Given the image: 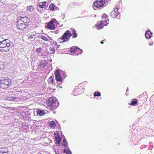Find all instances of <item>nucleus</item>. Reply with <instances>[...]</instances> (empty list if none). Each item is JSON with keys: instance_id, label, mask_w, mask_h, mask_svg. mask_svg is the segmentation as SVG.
<instances>
[{"instance_id": "f257e3e1", "label": "nucleus", "mask_w": 154, "mask_h": 154, "mask_svg": "<svg viewBox=\"0 0 154 154\" xmlns=\"http://www.w3.org/2000/svg\"><path fill=\"white\" fill-rule=\"evenodd\" d=\"M30 19L27 17H19L17 20V26L18 29L23 30L29 25Z\"/></svg>"}, {"instance_id": "f03ea898", "label": "nucleus", "mask_w": 154, "mask_h": 154, "mask_svg": "<svg viewBox=\"0 0 154 154\" xmlns=\"http://www.w3.org/2000/svg\"><path fill=\"white\" fill-rule=\"evenodd\" d=\"M47 104L52 110L56 109L59 105L58 101L54 97L49 98L47 101Z\"/></svg>"}, {"instance_id": "7ed1b4c3", "label": "nucleus", "mask_w": 154, "mask_h": 154, "mask_svg": "<svg viewBox=\"0 0 154 154\" xmlns=\"http://www.w3.org/2000/svg\"><path fill=\"white\" fill-rule=\"evenodd\" d=\"M11 81L8 79H5L4 78L0 79V87L3 89L9 88L11 84Z\"/></svg>"}, {"instance_id": "20e7f679", "label": "nucleus", "mask_w": 154, "mask_h": 154, "mask_svg": "<svg viewBox=\"0 0 154 154\" xmlns=\"http://www.w3.org/2000/svg\"><path fill=\"white\" fill-rule=\"evenodd\" d=\"M71 35V33L69 30H67L65 32L61 37L58 38L57 41L60 43L65 42L69 39Z\"/></svg>"}, {"instance_id": "39448f33", "label": "nucleus", "mask_w": 154, "mask_h": 154, "mask_svg": "<svg viewBox=\"0 0 154 154\" xmlns=\"http://www.w3.org/2000/svg\"><path fill=\"white\" fill-rule=\"evenodd\" d=\"M105 4V0H97L94 2L93 5L94 7V8L95 9L96 8H100L103 7Z\"/></svg>"}, {"instance_id": "423d86ee", "label": "nucleus", "mask_w": 154, "mask_h": 154, "mask_svg": "<svg viewBox=\"0 0 154 154\" xmlns=\"http://www.w3.org/2000/svg\"><path fill=\"white\" fill-rule=\"evenodd\" d=\"M118 8L116 7L115 8H114V10L112 11L110 13V15L113 18H117L119 19H120V13L118 12L117 10Z\"/></svg>"}, {"instance_id": "0eeeda50", "label": "nucleus", "mask_w": 154, "mask_h": 154, "mask_svg": "<svg viewBox=\"0 0 154 154\" xmlns=\"http://www.w3.org/2000/svg\"><path fill=\"white\" fill-rule=\"evenodd\" d=\"M61 72H63L64 74L65 73V72L62 70H60V69L56 70L55 72V79L57 82H61L62 80V78L60 76V73Z\"/></svg>"}, {"instance_id": "6e6552de", "label": "nucleus", "mask_w": 154, "mask_h": 154, "mask_svg": "<svg viewBox=\"0 0 154 154\" xmlns=\"http://www.w3.org/2000/svg\"><path fill=\"white\" fill-rule=\"evenodd\" d=\"M84 88H82L80 86L79 87L78 86H76L75 87V88L73 92H75L74 94L75 95H78L83 92H84Z\"/></svg>"}, {"instance_id": "1a4fd4ad", "label": "nucleus", "mask_w": 154, "mask_h": 154, "mask_svg": "<svg viewBox=\"0 0 154 154\" xmlns=\"http://www.w3.org/2000/svg\"><path fill=\"white\" fill-rule=\"evenodd\" d=\"M56 21L55 19L53 18L49 22L47 25L48 28L51 30H54L55 29V22Z\"/></svg>"}, {"instance_id": "9d476101", "label": "nucleus", "mask_w": 154, "mask_h": 154, "mask_svg": "<svg viewBox=\"0 0 154 154\" xmlns=\"http://www.w3.org/2000/svg\"><path fill=\"white\" fill-rule=\"evenodd\" d=\"M104 22L106 23V24L105 25H104V26H106L107 24H108L109 23V20H106L104 21H100V23L98 24H96L95 25V26L96 27V28L98 29H100L103 28V26H102V25L103 24Z\"/></svg>"}, {"instance_id": "9b49d317", "label": "nucleus", "mask_w": 154, "mask_h": 154, "mask_svg": "<svg viewBox=\"0 0 154 154\" xmlns=\"http://www.w3.org/2000/svg\"><path fill=\"white\" fill-rule=\"evenodd\" d=\"M35 8L33 5H30L27 6V11L29 12L31 15L33 14L34 13Z\"/></svg>"}, {"instance_id": "f8f14e48", "label": "nucleus", "mask_w": 154, "mask_h": 154, "mask_svg": "<svg viewBox=\"0 0 154 154\" xmlns=\"http://www.w3.org/2000/svg\"><path fill=\"white\" fill-rule=\"evenodd\" d=\"M152 33L150 30H148L146 31L145 34V36L147 39L150 38L152 35Z\"/></svg>"}, {"instance_id": "ddd939ff", "label": "nucleus", "mask_w": 154, "mask_h": 154, "mask_svg": "<svg viewBox=\"0 0 154 154\" xmlns=\"http://www.w3.org/2000/svg\"><path fill=\"white\" fill-rule=\"evenodd\" d=\"M46 2H40L39 3L38 5L39 7L41 8H45L47 7V5Z\"/></svg>"}, {"instance_id": "4468645a", "label": "nucleus", "mask_w": 154, "mask_h": 154, "mask_svg": "<svg viewBox=\"0 0 154 154\" xmlns=\"http://www.w3.org/2000/svg\"><path fill=\"white\" fill-rule=\"evenodd\" d=\"M40 38L46 41H48L49 40V38L52 39L51 38L49 37L48 35H42L40 36Z\"/></svg>"}, {"instance_id": "2eb2a0df", "label": "nucleus", "mask_w": 154, "mask_h": 154, "mask_svg": "<svg viewBox=\"0 0 154 154\" xmlns=\"http://www.w3.org/2000/svg\"><path fill=\"white\" fill-rule=\"evenodd\" d=\"M7 99L8 100L11 101H17L18 98L16 97H14L12 96H9L8 97Z\"/></svg>"}, {"instance_id": "dca6fc26", "label": "nucleus", "mask_w": 154, "mask_h": 154, "mask_svg": "<svg viewBox=\"0 0 154 154\" xmlns=\"http://www.w3.org/2000/svg\"><path fill=\"white\" fill-rule=\"evenodd\" d=\"M45 114V112L44 110H38L37 111V114L39 116H42Z\"/></svg>"}, {"instance_id": "f3484780", "label": "nucleus", "mask_w": 154, "mask_h": 154, "mask_svg": "<svg viewBox=\"0 0 154 154\" xmlns=\"http://www.w3.org/2000/svg\"><path fill=\"white\" fill-rule=\"evenodd\" d=\"M35 38V35L33 33H31L30 34L28 37L29 39L31 41L33 40Z\"/></svg>"}, {"instance_id": "a211bd4d", "label": "nucleus", "mask_w": 154, "mask_h": 154, "mask_svg": "<svg viewBox=\"0 0 154 154\" xmlns=\"http://www.w3.org/2000/svg\"><path fill=\"white\" fill-rule=\"evenodd\" d=\"M64 152L66 153L67 154H71L72 152L68 148H66L64 149Z\"/></svg>"}, {"instance_id": "6ab92c4d", "label": "nucleus", "mask_w": 154, "mask_h": 154, "mask_svg": "<svg viewBox=\"0 0 154 154\" xmlns=\"http://www.w3.org/2000/svg\"><path fill=\"white\" fill-rule=\"evenodd\" d=\"M10 48H8V47L6 46L4 47L3 48L1 49H0V51H10Z\"/></svg>"}, {"instance_id": "aec40b11", "label": "nucleus", "mask_w": 154, "mask_h": 154, "mask_svg": "<svg viewBox=\"0 0 154 154\" xmlns=\"http://www.w3.org/2000/svg\"><path fill=\"white\" fill-rule=\"evenodd\" d=\"M49 50L51 52V54H53L55 52V50L54 49V48L53 46H52L50 47Z\"/></svg>"}, {"instance_id": "412c9836", "label": "nucleus", "mask_w": 154, "mask_h": 154, "mask_svg": "<svg viewBox=\"0 0 154 154\" xmlns=\"http://www.w3.org/2000/svg\"><path fill=\"white\" fill-rule=\"evenodd\" d=\"M54 7L55 5L53 3L51 4L49 7L50 10L51 11H54Z\"/></svg>"}, {"instance_id": "4be33fe9", "label": "nucleus", "mask_w": 154, "mask_h": 154, "mask_svg": "<svg viewBox=\"0 0 154 154\" xmlns=\"http://www.w3.org/2000/svg\"><path fill=\"white\" fill-rule=\"evenodd\" d=\"M137 103V101L136 99H134L131 102L130 104L132 106H134Z\"/></svg>"}, {"instance_id": "5701e85b", "label": "nucleus", "mask_w": 154, "mask_h": 154, "mask_svg": "<svg viewBox=\"0 0 154 154\" xmlns=\"http://www.w3.org/2000/svg\"><path fill=\"white\" fill-rule=\"evenodd\" d=\"M50 125L51 128H53L55 127L56 124L54 121H51L50 122Z\"/></svg>"}, {"instance_id": "b1692460", "label": "nucleus", "mask_w": 154, "mask_h": 154, "mask_svg": "<svg viewBox=\"0 0 154 154\" xmlns=\"http://www.w3.org/2000/svg\"><path fill=\"white\" fill-rule=\"evenodd\" d=\"M54 79L53 78V76H51L49 78V82L50 83L53 84Z\"/></svg>"}, {"instance_id": "393cba45", "label": "nucleus", "mask_w": 154, "mask_h": 154, "mask_svg": "<svg viewBox=\"0 0 154 154\" xmlns=\"http://www.w3.org/2000/svg\"><path fill=\"white\" fill-rule=\"evenodd\" d=\"M55 140L57 141L56 143H60V141L61 140L60 139L58 138L57 137H55Z\"/></svg>"}, {"instance_id": "a878e982", "label": "nucleus", "mask_w": 154, "mask_h": 154, "mask_svg": "<svg viewBox=\"0 0 154 154\" xmlns=\"http://www.w3.org/2000/svg\"><path fill=\"white\" fill-rule=\"evenodd\" d=\"M1 150H2V154L6 152V151H8L7 148H1Z\"/></svg>"}, {"instance_id": "bb28decb", "label": "nucleus", "mask_w": 154, "mask_h": 154, "mask_svg": "<svg viewBox=\"0 0 154 154\" xmlns=\"http://www.w3.org/2000/svg\"><path fill=\"white\" fill-rule=\"evenodd\" d=\"M72 35L74 38H76L77 36V35L76 32V31L75 30H73L72 31Z\"/></svg>"}, {"instance_id": "cd10ccee", "label": "nucleus", "mask_w": 154, "mask_h": 154, "mask_svg": "<svg viewBox=\"0 0 154 154\" xmlns=\"http://www.w3.org/2000/svg\"><path fill=\"white\" fill-rule=\"evenodd\" d=\"M76 47H74L73 46L70 49V51L72 52H74L76 51Z\"/></svg>"}, {"instance_id": "c85d7f7f", "label": "nucleus", "mask_w": 154, "mask_h": 154, "mask_svg": "<svg viewBox=\"0 0 154 154\" xmlns=\"http://www.w3.org/2000/svg\"><path fill=\"white\" fill-rule=\"evenodd\" d=\"M94 96H100L101 95L100 93V92H95L94 93Z\"/></svg>"}, {"instance_id": "c756f323", "label": "nucleus", "mask_w": 154, "mask_h": 154, "mask_svg": "<svg viewBox=\"0 0 154 154\" xmlns=\"http://www.w3.org/2000/svg\"><path fill=\"white\" fill-rule=\"evenodd\" d=\"M42 50V48L40 47L38 48H37L36 50V52L39 54V53Z\"/></svg>"}, {"instance_id": "7c9ffc66", "label": "nucleus", "mask_w": 154, "mask_h": 154, "mask_svg": "<svg viewBox=\"0 0 154 154\" xmlns=\"http://www.w3.org/2000/svg\"><path fill=\"white\" fill-rule=\"evenodd\" d=\"M75 50H76V51H78L79 52V51H81V52H80V54H81L82 53V52H83V50L79 48H78L77 47H76Z\"/></svg>"}, {"instance_id": "2f4dec72", "label": "nucleus", "mask_w": 154, "mask_h": 154, "mask_svg": "<svg viewBox=\"0 0 154 154\" xmlns=\"http://www.w3.org/2000/svg\"><path fill=\"white\" fill-rule=\"evenodd\" d=\"M67 144H68V143H67V142L66 141L65 143H63V145L64 147L66 146V148L67 146Z\"/></svg>"}, {"instance_id": "473e14b6", "label": "nucleus", "mask_w": 154, "mask_h": 154, "mask_svg": "<svg viewBox=\"0 0 154 154\" xmlns=\"http://www.w3.org/2000/svg\"><path fill=\"white\" fill-rule=\"evenodd\" d=\"M0 41L3 44H4L5 45H6V44H7V42H6V39Z\"/></svg>"}, {"instance_id": "72a5a7b5", "label": "nucleus", "mask_w": 154, "mask_h": 154, "mask_svg": "<svg viewBox=\"0 0 154 154\" xmlns=\"http://www.w3.org/2000/svg\"><path fill=\"white\" fill-rule=\"evenodd\" d=\"M107 17V15L105 14H104L102 16V17L103 19H105Z\"/></svg>"}, {"instance_id": "f704fd0d", "label": "nucleus", "mask_w": 154, "mask_h": 154, "mask_svg": "<svg viewBox=\"0 0 154 154\" xmlns=\"http://www.w3.org/2000/svg\"><path fill=\"white\" fill-rule=\"evenodd\" d=\"M6 42L7 43H11V41L8 40V39H6Z\"/></svg>"}, {"instance_id": "c9c22d12", "label": "nucleus", "mask_w": 154, "mask_h": 154, "mask_svg": "<svg viewBox=\"0 0 154 154\" xmlns=\"http://www.w3.org/2000/svg\"><path fill=\"white\" fill-rule=\"evenodd\" d=\"M11 44L10 43H7L6 44V45L7 46H6L8 47V48H10V46L11 45Z\"/></svg>"}, {"instance_id": "e433bc0d", "label": "nucleus", "mask_w": 154, "mask_h": 154, "mask_svg": "<svg viewBox=\"0 0 154 154\" xmlns=\"http://www.w3.org/2000/svg\"><path fill=\"white\" fill-rule=\"evenodd\" d=\"M55 33H58L59 32V31L58 30H56V31H55Z\"/></svg>"}, {"instance_id": "4c0bfd02", "label": "nucleus", "mask_w": 154, "mask_h": 154, "mask_svg": "<svg viewBox=\"0 0 154 154\" xmlns=\"http://www.w3.org/2000/svg\"><path fill=\"white\" fill-rule=\"evenodd\" d=\"M66 140H65V139H63V143H65V142H66Z\"/></svg>"}, {"instance_id": "58836bf2", "label": "nucleus", "mask_w": 154, "mask_h": 154, "mask_svg": "<svg viewBox=\"0 0 154 154\" xmlns=\"http://www.w3.org/2000/svg\"><path fill=\"white\" fill-rule=\"evenodd\" d=\"M7 152L8 151H6V152H5L4 153H3V154H8L7 153Z\"/></svg>"}, {"instance_id": "ea45409f", "label": "nucleus", "mask_w": 154, "mask_h": 154, "mask_svg": "<svg viewBox=\"0 0 154 154\" xmlns=\"http://www.w3.org/2000/svg\"><path fill=\"white\" fill-rule=\"evenodd\" d=\"M153 45V42H152V44L149 43V45L150 46L152 45Z\"/></svg>"}, {"instance_id": "a19ab883", "label": "nucleus", "mask_w": 154, "mask_h": 154, "mask_svg": "<svg viewBox=\"0 0 154 154\" xmlns=\"http://www.w3.org/2000/svg\"><path fill=\"white\" fill-rule=\"evenodd\" d=\"M103 41H104V40H103V41H102L100 43H101V44H103Z\"/></svg>"}, {"instance_id": "79ce46f5", "label": "nucleus", "mask_w": 154, "mask_h": 154, "mask_svg": "<svg viewBox=\"0 0 154 154\" xmlns=\"http://www.w3.org/2000/svg\"><path fill=\"white\" fill-rule=\"evenodd\" d=\"M0 153H2V150H1V149H0Z\"/></svg>"}, {"instance_id": "37998d69", "label": "nucleus", "mask_w": 154, "mask_h": 154, "mask_svg": "<svg viewBox=\"0 0 154 154\" xmlns=\"http://www.w3.org/2000/svg\"><path fill=\"white\" fill-rule=\"evenodd\" d=\"M128 91V88L126 90V92H127Z\"/></svg>"}, {"instance_id": "c03bdc74", "label": "nucleus", "mask_w": 154, "mask_h": 154, "mask_svg": "<svg viewBox=\"0 0 154 154\" xmlns=\"http://www.w3.org/2000/svg\"><path fill=\"white\" fill-rule=\"evenodd\" d=\"M79 54H80V52H81V51H79Z\"/></svg>"}, {"instance_id": "a18cd8bd", "label": "nucleus", "mask_w": 154, "mask_h": 154, "mask_svg": "<svg viewBox=\"0 0 154 154\" xmlns=\"http://www.w3.org/2000/svg\"><path fill=\"white\" fill-rule=\"evenodd\" d=\"M45 67V66H42V67Z\"/></svg>"}]
</instances>
